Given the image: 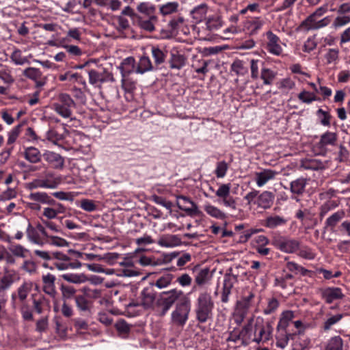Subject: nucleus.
<instances>
[{
  "label": "nucleus",
  "mask_w": 350,
  "mask_h": 350,
  "mask_svg": "<svg viewBox=\"0 0 350 350\" xmlns=\"http://www.w3.org/2000/svg\"><path fill=\"white\" fill-rule=\"evenodd\" d=\"M214 302L210 293L202 292L199 294L195 304L196 320L201 323L212 320Z\"/></svg>",
  "instance_id": "f257e3e1"
},
{
  "label": "nucleus",
  "mask_w": 350,
  "mask_h": 350,
  "mask_svg": "<svg viewBox=\"0 0 350 350\" xmlns=\"http://www.w3.org/2000/svg\"><path fill=\"white\" fill-rule=\"evenodd\" d=\"M185 295L181 290L176 288L161 292L157 296L155 310L160 316H164L173 304Z\"/></svg>",
  "instance_id": "f03ea898"
},
{
  "label": "nucleus",
  "mask_w": 350,
  "mask_h": 350,
  "mask_svg": "<svg viewBox=\"0 0 350 350\" xmlns=\"http://www.w3.org/2000/svg\"><path fill=\"white\" fill-rule=\"evenodd\" d=\"M191 310V300L185 295L176 304L175 310L171 314V319L174 324L183 326L189 319Z\"/></svg>",
  "instance_id": "7ed1b4c3"
},
{
  "label": "nucleus",
  "mask_w": 350,
  "mask_h": 350,
  "mask_svg": "<svg viewBox=\"0 0 350 350\" xmlns=\"http://www.w3.org/2000/svg\"><path fill=\"white\" fill-rule=\"evenodd\" d=\"M62 183V177L57 176L53 172H46L44 177L33 179L27 183V188L32 190L38 188L41 189H56Z\"/></svg>",
  "instance_id": "20e7f679"
},
{
  "label": "nucleus",
  "mask_w": 350,
  "mask_h": 350,
  "mask_svg": "<svg viewBox=\"0 0 350 350\" xmlns=\"http://www.w3.org/2000/svg\"><path fill=\"white\" fill-rule=\"evenodd\" d=\"M75 102L70 95L65 93L59 94L57 102L53 104L54 111L64 118H70L72 114V108Z\"/></svg>",
  "instance_id": "39448f33"
},
{
  "label": "nucleus",
  "mask_w": 350,
  "mask_h": 350,
  "mask_svg": "<svg viewBox=\"0 0 350 350\" xmlns=\"http://www.w3.org/2000/svg\"><path fill=\"white\" fill-rule=\"evenodd\" d=\"M272 245L286 254H293L298 251L300 242L286 236H275L272 239Z\"/></svg>",
  "instance_id": "423d86ee"
},
{
  "label": "nucleus",
  "mask_w": 350,
  "mask_h": 350,
  "mask_svg": "<svg viewBox=\"0 0 350 350\" xmlns=\"http://www.w3.org/2000/svg\"><path fill=\"white\" fill-rule=\"evenodd\" d=\"M273 327L269 322L264 323L262 319L258 318L254 325V338L253 341L259 344L269 341L272 335Z\"/></svg>",
  "instance_id": "0eeeda50"
},
{
  "label": "nucleus",
  "mask_w": 350,
  "mask_h": 350,
  "mask_svg": "<svg viewBox=\"0 0 350 350\" xmlns=\"http://www.w3.org/2000/svg\"><path fill=\"white\" fill-rule=\"evenodd\" d=\"M157 293L150 286L145 287L139 295V301L137 304H131L133 306H142L145 310H155Z\"/></svg>",
  "instance_id": "6e6552de"
},
{
  "label": "nucleus",
  "mask_w": 350,
  "mask_h": 350,
  "mask_svg": "<svg viewBox=\"0 0 350 350\" xmlns=\"http://www.w3.org/2000/svg\"><path fill=\"white\" fill-rule=\"evenodd\" d=\"M230 184H221L215 191V195L219 198V203L234 210L236 209V200L230 196Z\"/></svg>",
  "instance_id": "1a4fd4ad"
},
{
  "label": "nucleus",
  "mask_w": 350,
  "mask_h": 350,
  "mask_svg": "<svg viewBox=\"0 0 350 350\" xmlns=\"http://www.w3.org/2000/svg\"><path fill=\"white\" fill-rule=\"evenodd\" d=\"M267 37L266 49L271 55L280 56L282 55L283 49L280 45V38L271 31L265 33Z\"/></svg>",
  "instance_id": "9d476101"
},
{
  "label": "nucleus",
  "mask_w": 350,
  "mask_h": 350,
  "mask_svg": "<svg viewBox=\"0 0 350 350\" xmlns=\"http://www.w3.org/2000/svg\"><path fill=\"white\" fill-rule=\"evenodd\" d=\"M89 83L95 87H101V84L107 81H113L111 74L105 70L98 72L92 69L88 71Z\"/></svg>",
  "instance_id": "9b49d317"
},
{
  "label": "nucleus",
  "mask_w": 350,
  "mask_h": 350,
  "mask_svg": "<svg viewBox=\"0 0 350 350\" xmlns=\"http://www.w3.org/2000/svg\"><path fill=\"white\" fill-rule=\"evenodd\" d=\"M176 205L180 210L185 211L189 215H199L200 213L197 204L190 198L184 196L176 197Z\"/></svg>",
  "instance_id": "f8f14e48"
},
{
  "label": "nucleus",
  "mask_w": 350,
  "mask_h": 350,
  "mask_svg": "<svg viewBox=\"0 0 350 350\" xmlns=\"http://www.w3.org/2000/svg\"><path fill=\"white\" fill-rule=\"evenodd\" d=\"M44 160L47 163L48 165L55 170H62L64 167V158L59 154L46 150L42 154Z\"/></svg>",
  "instance_id": "ddd939ff"
},
{
  "label": "nucleus",
  "mask_w": 350,
  "mask_h": 350,
  "mask_svg": "<svg viewBox=\"0 0 350 350\" xmlns=\"http://www.w3.org/2000/svg\"><path fill=\"white\" fill-rule=\"evenodd\" d=\"M158 21V17L155 15H150L146 16H137L135 23L141 29L152 32L155 30V25Z\"/></svg>",
  "instance_id": "4468645a"
},
{
  "label": "nucleus",
  "mask_w": 350,
  "mask_h": 350,
  "mask_svg": "<svg viewBox=\"0 0 350 350\" xmlns=\"http://www.w3.org/2000/svg\"><path fill=\"white\" fill-rule=\"evenodd\" d=\"M321 295L327 304H332L336 300L343 299L345 295L338 287H327L321 290Z\"/></svg>",
  "instance_id": "2eb2a0df"
},
{
  "label": "nucleus",
  "mask_w": 350,
  "mask_h": 350,
  "mask_svg": "<svg viewBox=\"0 0 350 350\" xmlns=\"http://www.w3.org/2000/svg\"><path fill=\"white\" fill-rule=\"evenodd\" d=\"M278 174V172L271 169H263L261 171L255 172L254 180L258 187H262L269 181L274 180Z\"/></svg>",
  "instance_id": "dca6fc26"
},
{
  "label": "nucleus",
  "mask_w": 350,
  "mask_h": 350,
  "mask_svg": "<svg viewBox=\"0 0 350 350\" xmlns=\"http://www.w3.org/2000/svg\"><path fill=\"white\" fill-rule=\"evenodd\" d=\"M51 206L43 208L42 215L43 217L51 220L55 219L59 214L64 213L66 212V207L61 203L57 202L55 200L54 204H47Z\"/></svg>",
  "instance_id": "f3484780"
},
{
  "label": "nucleus",
  "mask_w": 350,
  "mask_h": 350,
  "mask_svg": "<svg viewBox=\"0 0 350 350\" xmlns=\"http://www.w3.org/2000/svg\"><path fill=\"white\" fill-rule=\"evenodd\" d=\"M55 276L50 273L44 274L42 276V281L43 284L42 290L46 294L49 295L51 297H55L57 294L55 285Z\"/></svg>",
  "instance_id": "a211bd4d"
},
{
  "label": "nucleus",
  "mask_w": 350,
  "mask_h": 350,
  "mask_svg": "<svg viewBox=\"0 0 350 350\" xmlns=\"http://www.w3.org/2000/svg\"><path fill=\"white\" fill-rule=\"evenodd\" d=\"M274 199L275 196L272 192L264 191L261 193H258L254 204L259 208L268 209L273 205Z\"/></svg>",
  "instance_id": "6ab92c4d"
},
{
  "label": "nucleus",
  "mask_w": 350,
  "mask_h": 350,
  "mask_svg": "<svg viewBox=\"0 0 350 350\" xmlns=\"http://www.w3.org/2000/svg\"><path fill=\"white\" fill-rule=\"evenodd\" d=\"M265 24V21L260 17L252 18L244 23L243 27L250 35L256 34Z\"/></svg>",
  "instance_id": "aec40b11"
},
{
  "label": "nucleus",
  "mask_w": 350,
  "mask_h": 350,
  "mask_svg": "<svg viewBox=\"0 0 350 350\" xmlns=\"http://www.w3.org/2000/svg\"><path fill=\"white\" fill-rule=\"evenodd\" d=\"M152 56L157 65L163 64L167 55L166 46L163 44L154 45L151 47Z\"/></svg>",
  "instance_id": "412c9836"
},
{
  "label": "nucleus",
  "mask_w": 350,
  "mask_h": 350,
  "mask_svg": "<svg viewBox=\"0 0 350 350\" xmlns=\"http://www.w3.org/2000/svg\"><path fill=\"white\" fill-rule=\"evenodd\" d=\"M187 59L185 55L176 50L172 51L169 60L170 66L172 69H181L186 64Z\"/></svg>",
  "instance_id": "4be33fe9"
},
{
  "label": "nucleus",
  "mask_w": 350,
  "mask_h": 350,
  "mask_svg": "<svg viewBox=\"0 0 350 350\" xmlns=\"http://www.w3.org/2000/svg\"><path fill=\"white\" fill-rule=\"evenodd\" d=\"M181 243V239L178 235L175 234H165L161 236L158 241L157 244L163 247H174L180 245Z\"/></svg>",
  "instance_id": "5701e85b"
},
{
  "label": "nucleus",
  "mask_w": 350,
  "mask_h": 350,
  "mask_svg": "<svg viewBox=\"0 0 350 350\" xmlns=\"http://www.w3.org/2000/svg\"><path fill=\"white\" fill-rule=\"evenodd\" d=\"M27 198L33 202L42 204L55 203V200L51 198L48 193L43 191L31 192L27 196Z\"/></svg>",
  "instance_id": "b1692460"
},
{
  "label": "nucleus",
  "mask_w": 350,
  "mask_h": 350,
  "mask_svg": "<svg viewBox=\"0 0 350 350\" xmlns=\"http://www.w3.org/2000/svg\"><path fill=\"white\" fill-rule=\"evenodd\" d=\"M198 269L199 270L195 275V282L198 286H203L208 283L211 279L209 269H199V266L197 265L194 267L193 271H196Z\"/></svg>",
  "instance_id": "393cba45"
},
{
  "label": "nucleus",
  "mask_w": 350,
  "mask_h": 350,
  "mask_svg": "<svg viewBox=\"0 0 350 350\" xmlns=\"http://www.w3.org/2000/svg\"><path fill=\"white\" fill-rule=\"evenodd\" d=\"M345 213L342 210L338 211L327 218L325 221V228L334 230L336 225L345 217Z\"/></svg>",
  "instance_id": "a878e982"
},
{
  "label": "nucleus",
  "mask_w": 350,
  "mask_h": 350,
  "mask_svg": "<svg viewBox=\"0 0 350 350\" xmlns=\"http://www.w3.org/2000/svg\"><path fill=\"white\" fill-rule=\"evenodd\" d=\"M75 302L77 309L81 312H90L92 308V302L83 293L76 295Z\"/></svg>",
  "instance_id": "bb28decb"
},
{
  "label": "nucleus",
  "mask_w": 350,
  "mask_h": 350,
  "mask_svg": "<svg viewBox=\"0 0 350 350\" xmlns=\"http://www.w3.org/2000/svg\"><path fill=\"white\" fill-rule=\"evenodd\" d=\"M23 155L25 159L31 163H38L42 156L40 150L33 146L25 148Z\"/></svg>",
  "instance_id": "cd10ccee"
},
{
  "label": "nucleus",
  "mask_w": 350,
  "mask_h": 350,
  "mask_svg": "<svg viewBox=\"0 0 350 350\" xmlns=\"http://www.w3.org/2000/svg\"><path fill=\"white\" fill-rule=\"evenodd\" d=\"M337 139L338 135L336 133L327 131L321 136L319 145L321 148L327 146H334Z\"/></svg>",
  "instance_id": "c85d7f7f"
},
{
  "label": "nucleus",
  "mask_w": 350,
  "mask_h": 350,
  "mask_svg": "<svg viewBox=\"0 0 350 350\" xmlns=\"http://www.w3.org/2000/svg\"><path fill=\"white\" fill-rule=\"evenodd\" d=\"M179 3L176 1L167 2L159 6V12L162 16H167L178 12Z\"/></svg>",
  "instance_id": "c756f323"
},
{
  "label": "nucleus",
  "mask_w": 350,
  "mask_h": 350,
  "mask_svg": "<svg viewBox=\"0 0 350 350\" xmlns=\"http://www.w3.org/2000/svg\"><path fill=\"white\" fill-rule=\"evenodd\" d=\"M300 167L304 170H319L323 168V163L316 159H305L301 160Z\"/></svg>",
  "instance_id": "7c9ffc66"
},
{
  "label": "nucleus",
  "mask_w": 350,
  "mask_h": 350,
  "mask_svg": "<svg viewBox=\"0 0 350 350\" xmlns=\"http://www.w3.org/2000/svg\"><path fill=\"white\" fill-rule=\"evenodd\" d=\"M62 277L66 282L73 284H83L89 280V278L84 273H68L63 274Z\"/></svg>",
  "instance_id": "2f4dec72"
},
{
  "label": "nucleus",
  "mask_w": 350,
  "mask_h": 350,
  "mask_svg": "<svg viewBox=\"0 0 350 350\" xmlns=\"http://www.w3.org/2000/svg\"><path fill=\"white\" fill-rule=\"evenodd\" d=\"M287 220L279 215H271L266 218L265 226L269 228H275L279 226H284L286 224Z\"/></svg>",
  "instance_id": "473e14b6"
},
{
  "label": "nucleus",
  "mask_w": 350,
  "mask_h": 350,
  "mask_svg": "<svg viewBox=\"0 0 350 350\" xmlns=\"http://www.w3.org/2000/svg\"><path fill=\"white\" fill-rule=\"evenodd\" d=\"M204 211L211 217L217 219H224L226 215L224 212L218 207L212 205L210 203H206L204 205Z\"/></svg>",
  "instance_id": "72a5a7b5"
},
{
  "label": "nucleus",
  "mask_w": 350,
  "mask_h": 350,
  "mask_svg": "<svg viewBox=\"0 0 350 350\" xmlns=\"http://www.w3.org/2000/svg\"><path fill=\"white\" fill-rule=\"evenodd\" d=\"M185 18L181 16L172 18L168 23V31L170 35L178 32L185 25Z\"/></svg>",
  "instance_id": "f704fd0d"
},
{
  "label": "nucleus",
  "mask_w": 350,
  "mask_h": 350,
  "mask_svg": "<svg viewBox=\"0 0 350 350\" xmlns=\"http://www.w3.org/2000/svg\"><path fill=\"white\" fill-rule=\"evenodd\" d=\"M207 7L204 4L200 5L191 11V15L194 23H198L206 18Z\"/></svg>",
  "instance_id": "c9c22d12"
},
{
  "label": "nucleus",
  "mask_w": 350,
  "mask_h": 350,
  "mask_svg": "<svg viewBox=\"0 0 350 350\" xmlns=\"http://www.w3.org/2000/svg\"><path fill=\"white\" fill-rule=\"evenodd\" d=\"M21 131V126L18 125L14 127L9 133H8V138L7 141V145L9 146L5 149L4 152L7 153L8 155L11 154V152L13 149V146H12L18 138Z\"/></svg>",
  "instance_id": "e433bc0d"
},
{
  "label": "nucleus",
  "mask_w": 350,
  "mask_h": 350,
  "mask_svg": "<svg viewBox=\"0 0 350 350\" xmlns=\"http://www.w3.org/2000/svg\"><path fill=\"white\" fill-rule=\"evenodd\" d=\"M26 235L31 243L37 245L43 244L40 239L38 230L28 221H27Z\"/></svg>",
  "instance_id": "4c0bfd02"
},
{
  "label": "nucleus",
  "mask_w": 350,
  "mask_h": 350,
  "mask_svg": "<svg viewBox=\"0 0 350 350\" xmlns=\"http://www.w3.org/2000/svg\"><path fill=\"white\" fill-rule=\"evenodd\" d=\"M306 186V179L304 178H297L290 184V189L293 194L301 195Z\"/></svg>",
  "instance_id": "58836bf2"
},
{
  "label": "nucleus",
  "mask_w": 350,
  "mask_h": 350,
  "mask_svg": "<svg viewBox=\"0 0 350 350\" xmlns=\"http://www.w3.org/2000/svg\"><path fill=\"white\" fill-rule=\"evenodd\" d=\"M120 68L123 75L135 72V61L133 57H126L122 62Z\"/></svg>",
  "instance_id": "ea45409f"
},
{
  "label": "nucleus",
  "mask_w": 350,
  "mask_h": 350,
  "mask_svg": "<svg viewBox=\"0 0 350 350\" xmlns=\"http://www.w3.org/2000/svg\"><path fill=\"white\" fill-rule=\"evenodd\" d=\"M343 340L339 336L331 337L325 346V350H342Z\"/></svg>",
  "instance_id": "a19ab883"
},
{
  "label": "nucleus",
  "mask_w": 350,
  "mask_h": 350,
  "mask_svg": "<svg viewBox=\"0 0 350 350\" xmlns=\"http://www.w3.org/2000/svg\"><path fill=\"white\" fill-rule=\"evenodd\" d=\"M34 310L38 314H41L45 309L50 307V301L44 296H40L33 301Z\"/></svg>",
  "instance_id": "79ce46f5"
},
{
  "label": "nucleus",
  "mask_w": 350,
  "mask_h": 350,
  "mask_svg": "<svg viewBox=\"0 0 350 350\" xmlns=\"http://www.w3.org/2000/svg\"><path fill=\"white\" fill-rule=\"evenodd\" d=\"M9 251L16 257L25 258L29 254V250L20 244H13L9 247Z\"/></svg>",
  "instance_id": "37998d69"
},
{
  "label": "nucleus",
  "mask_w": 350,
  "mask_h": 350,
  "mask_svg": "<svg viewBox=\"0 0 350 350\" xmlns=\"http://www.w3.org/2000/svg\"><path fill=\"white\" fill-rule=\"evenodd\" d=\"M152 69L151 61L148 57H142L137 64L135 72L144 74Z\"/></svg>",
  "instance_id": "c03bdc74"
},
{
  "label": "nucleus",
  "mask_w": 350,
  "mask_h": 350,
  "mask_svg": "<svg viewBox=\"0 0 350 350\" xmlns=\"http://www.w3.org/2000/svg\"><path fill=\"white\" fill-rule=\"evenodd\" d=\"M277 73L270 68L265 67L261 69L260 78L265 85H271Z\"/></svg>",
  "instance_id": "a18cd8bd"
},
{
  "label": "nucleus",
  "mask_w": 350,
  "mask_h": 350,
  "mask_svg": "<svg viewBox=\"0 0 350 350\" xmlns=\"http://www.w3.org/2000/svg\"><path fill=\"white\" fill-rule=\"evenodd\" d=\"M174 279V275L170 273H165L160 276L154 283V285L159 289L168 286Z\"/></svg>",
  "instance_id": "49530a36"
},
{
  "label": "nucleus",
  "mask_w": 350,
  "mask_h": 350,
  "mask_svg": "<svg viewBox=\"0 0 350 350\" xmlns=\"http://www.w3.org/2000/svg\"><path fill=\"white\" fill-rule=\"evenodd\" d=\"M343 317L342 314H336L335 315H329L324 321L323 329L325 332L330 330L333 325L338 323Z\"/></svg>",
  "instance_id": "de8ad7c7"
},
{
  "label": "nucleus",
  "mask_w": 350,
  "mask_h": 350,
  "mask_svg": "<svg viewBox=\"0 0 350 350\" xmlns=\"http://www.w3.org/2000/svg\"><path fill=\"white\" fill-rule=\"evenodd\" d=\"M327 64H336L339 59V50L338 49H329L324 55Z\"/></svg>",
  "instance_id": "09e8293b"
},
{
  "label": "nucleus",
  "mask_w": 350,
  "mask_h": 350,
  "mask_svg": "<svg viewBox=\"0 0 350 350\" xmlns=\"http://www.w3.org/2000/svg\"><path fill=\"white\" fill-rule=\"evenodd\" d=\"M136 9L139 13L150 16L154 13L155 7L149 2L143 1L137 5Z\"/></svg>",
  "instance_id": "8fccbe9b"
},
{
  "label": "nucleus",
  "mask_w": 350,
  "mask_h": 350,
  "mask_svg": "<svg viewBox=\"0 0 350 350\" xmlns=\"http://www.w3.org/2000/svg\"><path fill=\"white\" fill-rule=\"evenodd\" d=\"M45 137L49 142L57 145L59 142L64 139V134H60L54 129H51L46 133Z\"/></svg>",
  "instance_id": "3c124183"
},
{
  "label": "nucleus",
  "mask_w": 350,
  "mask_h": 350,
  "mask_svg": "<svg viewBox=\"0 0 350 350\" xmlns=\"http://www.w3.org/2000/svg\"><path fill=\"white\" fill-rule=\"evenodd\" d=\"M45 243L51 245L59 247H64L68 246V242L66 239L53 234H51Z\"/></svg>",
  "instance_id": "603ef678"
},
{
  "label": "nucleus",
  "mask_w": 350,
  "mask_h": 350,
  "mask_svg": "<svg viewBox=\"0 0 350 350\" xmlns=\"http://www.w3.org/2000/svg\"><path fill=\"white\" fill-rule=\"evenodd\" d=\"M297 97L299 100L306 104H310L313 101L319 100V98L316 96L315 93L310 92L306 90L301 91L298 94Z\"/></svg>",
  "instance_id": "864d4df0"
},
{
  "label": "nucleus",
  "mask_w": 350,
  "mask_h": 350,
  "mask_svg": "<svg viewBox=\"0 0 350 350\" xmlns=\"http://www.w3.org/2000/svg\"><path fill=\"white\" fill-rule=\"evenodd\" d=\"M23 75L29 79L36 81L42 77V72L36 68L29 67L23 70Z\"/></svg>",
  "instance_id": "5fc2aeb1"
},
{
  "label": "nucleus",
  "mask_w": 350,
  "mask_h": 350,
  "mask_svg": "<svg viewBox=\"0 0 350 350\" xmlns=\"http://www.w3.org/2000/svg\"><path fill=\"white\" fill-rule=\"evenodd\" d=\"M33 284L31 282H24L18 288V296L21 301L26 299L29 293L31 291Z\"/></svg>",
  "instance_id": "6e6d98bb"
},
{
  "label": "nucleus",
  "mask_w": 350,
  "mask_h": 350,
  "mask_svg": "<svg viewBox=\"0 0 350 350\" xmlns=\"http://www.w3.org/2000/svg\"><path fill=\"white\" fill-rule=\"evenodd\" d=\"M294 318V313L291 310H286L282 312L280 320L278 325V328L285 329L289 322Z\"/></svg>",
  "instance_id": "4d7b16f0"
},
{
  "label": "nucleus",
  "mask_w": 350,
  "mask_h": 350,
  "mask_svg": "<svg viewBox=\"0 0 350 350\" xmlns=\"http://www.w3.org/2000/svg\"><path fill=\"white\" fill-rule=\"evenodd\" d=\"M60 289L63 301H66L68 299H70L73 297L75 298L76 296L75 293L77 291L72 286L62 285Z\"/></svg>",
  "instance_id": "13d9d810"
},
{
  "label": "nucleus",
  "mask_w": 350,
  "mask_h": 350,
  "mask_svg": "<svg viewBox=\"0 0 350 350\" xmlns=\"http://www.w3.org/2000/svg\"><path fill=\"white\" fill-rule=\"evenodd\" d=\"M350 23V16L347 15H338L337 16L332 23V27L335 29H340Z\"/></svg>",
  "instance_id": "bf43d9fd"
},
{
  "label": "nucleus",
  "mask_w": 350,
  "mask_h": 350,
  "mask_svg": "<svg viewBox=\"0 0 350 350\" xmlns=\"http://www.w3.org/2000/svg\"><path fill=\"white\" fill-rule=\"evenodd\" d=\"M338 206V203L335 200H328L325 202L320 207L319 215L321 217H323L328 212L334 210Z\"/></svg>",
  "instance_id": "052dcab7"
},
{
  "label": "nucleus",
  "mask_w": 350,
  "mask_h": 350,
  "mask_svg": "<svg viewBox=\"0 0 350 350\" xmlns=\"http://www.w3.org/2000/svg\"><path fill=\"white\" fill-rule=\"evenodd\" d=\"M318 22V18L309 15L301 23V27L306 30H314V26Z\"/></svg>",
  "instance_id": "680f3d73"
},
{
  "label": "nucleus",
  "mask_w": 350,
  "mask_h": 350,
  "mask_svg": "<svg viewBox=\"0 0 350 350\" xmlns=\"http://www.w3.org/2000/svg\"><path fill=\"white\" fill-rule=\"evenodd\" d=\"M81 292L88 297V299H96L100 297L101 291L96 288H90L84 286L81 288Z\"/></svg>",
  "instance_id": "e2e57ef3"
},
{
  "label": "nucleus",
  "mask_w": 350,
  "mask_h": 350,
  "mask_svg": "<svg viewBox=\"0 0 350 350\" xmlns=\"http://www.w3.org/2000/svg\"><path fill=\"white\" fill-rule=\"evenodd\" d=\"M55 266L58 270L62 271L68 269L69 268L78 269L81 267V264L79 262L76 263H72L69 262V261H62L59 262H55Z\"/></svg>",
  "instance_id": "0e129e2a"
},
{
  "label": "nucleus",
  "mask_w": 350,
  "mask_h": 350,
  "mask_svg": "<svg viewBox=\"0 0 350 350\" xmlns=\"http://www.w3.org/2000/svg\"><path fill=\"white\" fill-rule=\"evenodd\" d=\"M11 59L16 65H23L28 62L25 57H23L19 50H15L11 55Z\"/></svg>",
  "instance_id": "69168bd1"
},
{
  "label": "nucleus",
  "mask_w": 350,
  "mask_h": 350,
  "mask_svg": "<svg viewBox=\"0 0 350 350\" xmlns=\"http://www.w3.org/2000/svg\"><path fill=\"white\" fill-rule=\"evenodd\" d=\"M298 255L307 260H313L316 257V254L312 251V249L308 247H303L299 249Z\"/></svg>",
  "instance_id": "338daca9"
},
{
  "label": "nucleus",
  "mask_w": 350,
  "mask_h": 350,
  "mask_svg": "<svg viewBox=\"0 0 350 350\" xmlns=\"http://www.w3.org/2000/svg\"><path fill=\"white\" fill-rule=\"evenodd\" d=\"M228 166L226 161L218 162L215 169V174L217 178H224L226 176Z\"/></svg>",
  "instance_id": "774afa93"
}]
</instances>
